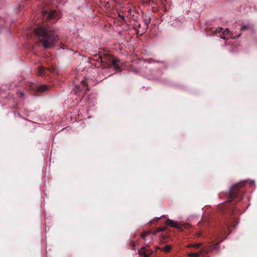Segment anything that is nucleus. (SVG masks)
I'll return each mask as SVG.
<instances>
[{
    "label": "nucleus",
    "instance_id": "nucleus-1",
    "mask_svg": "<svg viewBox=\"0 0 257 257\" xmlns=\"http://www.w3.org/2000/svg\"><path fill=\"white\" fill-rule=\"evenodd\" d=\"M244 184L245 182H242L234 185L227 195V200L218 207L220 212L226 215L225 218L228 217V218H225L223 224L221 225V234H225L227 230L229 231L228 234L230 233V228L234 227L237 224L236 218L230 217V215L235 214L239 211L235 206V203L239 202L243 199L242 196L244 193L243 187Z\"/></svg>",
    "mask_w": 257,
    "mask_h": 257
},
{
    "label": "nucleus",
    "instance_id": "nucleus-2",
    "mask_svg": "<svg viewBox=\"0 0 257 257\" xmlns=\"http://www.w3.org/2000/svg\"><path fill=\"white\" fill-rule=\"evenodd\" d=\"M36 35L44 48L50 49L58 42L59 37L56 32L48 25H39L34 30Z\"/></svg>",
    "mask_w": 257,
    "mask_h": 257
},
{
    "label": "nucleus",
    "instance_id": "nucleus-3",
    "mask_svg": "<svg viewBox=\"0 0 257 257\" xmlns=\"http://www.w3.org/2000/svg\"><path fill=\"white\" fill-rule=\"evenodd\" d=\"M100 60L102 67L104 68L113 67L117 71H120V61L110 54H104L103 56H99L97 61Z\"/></svg>",
    "mask_w": 257,
    "mask_h": 257
},
{
    "label": "nucleus",
    "instance_id": "nucleus-4",
    "mask_svg": "<svg viewBox=\"0 0 257 257\" xmlns=\"http://www.w3.org/2000/svg\"><path fill=\"white\" fill-rule=\"evenodd\" d=\"M58 14L54 11L47 12L45 10L41 12V16L42 17V21L44 22L47 21H52L54 23L56 20L59 18L57 17Z\"/></svg>",
    "mask_w": 257,
    "mask_h": 257
},
{
    "label": "nucleus",
    "instance_id": "nucleus-5",
    "mask_svg": "<svg viewBox=\"0 0 257 257\" xmlns=\"http://www.w3.org/2000/svg\"><path fill=\"white\" fill-rule=\"evenodd\" d=\"M209 31L210 33L209 34H220V38L223 39H227L231 37L230 31L228 29H225L223 32H222V28H218L216 29L214 28H212L210 29L209 31H208V33H209Z\"/></svg>",
    "mask_w": 257,
    "mask_h": 257
},
{
    "label": "nucleus",
    "instance_id": "nucleus-6",
    "mask_svg": "<svg viewBox=\"0 0 257 257\" xmlns=\"http://www.w3.org/2000/svg\"><path fill=\"white\" fill-rule=\"evenodd\" d=\"M56 68L55 67L51 66L50 67L46 68L45 67L40 66L38 67L37 74L39 76H43L47 74V72L55 73L56 72Z\"/></svg>",
    "mask_w": 257,
    "mask_h": 257
},
{
    "label": "nucleus",
    "instance_id": "nucleus-7",
    "mask_svg": "<svg viewBox=\"0 0 257 257\" xmlns=\"http://www.w3.org/2000/svg\"><path fill=\"white\" fill-rule=\"evenodd\" d=\"M166 224L167 225L174 227L178 229L180 228V225L178 223L175 222L174 221L170 219H168L166 221Z\"/></svg>",
    "mask_w": 257,
    "mask_h": 257
},
{
    "label": "nucleus",
    "instance_id": "nucleus-8",
    "mask_svg": "<svg viewBox=\"0 0 257 257\" xmlns=\"http://www.w3.org/2000/svg\"><path fill=\"white\" fill-rule=\"evenodd\" d=\"M212 249V247L210 246L207 248H202L198 252H196L197 254H199V256L202 254L203 256L208 253V252Z\"/></svg>",
    "mask_w": 257,
    "mask_h": 257
},
{
    "label": "nucleus",
    "instance_id": "nucleus-9",
    "mask_svg": "<svg viewBox=\"0 0 257 257\" xmlns=\"http://www.w3.org/2000/svg\"><path fill=\"white\" fill-rule=\"evenodd\" d=\"M48 86L44 85H41L39 86L37 88V90L39 92H44L48 90Z\"/></svg>",
    "mask_w": 257,
    "mask_h": 257
},
{
    "label": "nucleus",
    "instance_id": "nucleus-10",
    "mask_svg": "<svg viewBox=\"0 0 257 257\" xmlns=\"http://www.w3.org/2000/svg\"><path fill=\"white\" fill-rule=\"evenodd\" d=\"M147 248H149V245H146L144 247H142L139 250V254L140 255H144L147 253V252L145 251V249Z\"/></svg>",
    "mask_w": 257,
    "mask_h": 257
},
{
    "label": "nucleus",
    "instance_id": "nucleus-11",
    "mask_svg": "<svg viewBox=\"0 0 257 257\" xmlns=\"http://www.w3.org/2000/svg\"><path fill=\"white\" fill-rule=\"evenodd\" d=\"M172 249V246L170 245H166L162 249H161V250L164 251L165 252H169Z\"/></svg>",
    "mask_w": 257,
    "mask_h": 257
},
{
    "label": "nucleus",
    "instance_id": "nucleus-12",
    "mask_svg": "<svg viewBox=\"0 0 257 257\" xmlns=\"http://www.w3.org/2000/svg\"><path fill=\"white\" fill-rule=\"evenodd\" d=\"M201 246V243H195L191 244L190 245H188V246L198 248H199Z\"/></svg>",
    "mask_w": 257,
    "mask_h": 257
},
{
    "label": "nucleus",
    "instance_id": "nucleus-13",
    "mask_svg": "<svg viewBox=\"0 0 257 257\" xmlns=\"http://www.w3.org/2000/svg\"><path fill=\"white\" fill-rule=\"evenodd\" d=\"M166 226H163V227H159V228H157L156 231L155 233L156 234L158 232L164 231H165L166 230Z\"/></svg>",
    "mask_w": 257,
    "mask_h": 257
},
{
    "label": "nucleus",
    "instance_id": "nucleus-14",
    "mask_svg": "<svg viewBox=\"0 0 257 257\" xmlns=\"http://www.w3.org/2000/svg\"><path fill=\"white\" fill-rule=\"evenodd\" d=\"M136 245V243L135 241H131L130 242V246L131 247L132 249H134L135 248Z\"/></svg>",
    "mask_w": 257,
    "mask_h": 257
},
{
    "label": "nucleus",
    "instance_id": "nucleus-15",
    "mask_svg": "<svg viewBox=\"0 0 257 257\" xmlns=\"http://www.w3.org/2000/svg\"><path fill=\"white\" fill-rule=\"evenodd\" d=\"M150 233V231H145V232H143L142 234H141V237L143 239H145V237L147 236V235H148V234H149Z\"/></svg>",
    "mask_w": 257,
    "mask_h": 257
},
{
    "label": "nucleus",
    "instance_id": "nucleus-16",
    "mask_svg": "<svg viewBox=\"0 0 257 257\" xmlns=\"http://www.w3.org/2000/svg\"><path fill=\"white\" fill-rule=\"evenodd\" d=\"M189 257H199V254L195 252H191L188 254Z\"/></svg>",
    "mask_w": 257,
    "mask_h": 257
},
{
    "label": "nucleus",
    "instance_id": "nucleus-17",
    "mask_svg": "<svg viewBox=\"0 0 257 257\" xmlns=\"http://www.w3.org/2000/svg\"><path fill=\"white\" fill-rule=\"evenodd\" d=\"M153 252V251H151L150 252H148L144 255V257H149L150 255Z\"/></svg>",
    "mask_w": 257,
    "mask_h": 257
},
{
    "label": "nucleus",
    "instance_id": "nucleus-18",
    "mask_svg": "<svg viewBox=\"0 0 257 257\" xmlns=\"http://www.w3.org/2000/svg\"><path fill=\"white\" fill-rule=\"evenodd\" d=\"M75 90L77 91V92H78V91H81V89H80V87L79 86H78V85H76L75 86Z\"/></svg>",
    "mask_w": 257,
    "mask_h": 257
},
{
    "label": "nucleus",
    "instance_id": "nucleus-19",
    "mask_svg": "<svg viewBox=\"0 0 257 257\" xmlns=\"http://www.w3.org/2000/svg\"><path fill=\"white\" fill-rule=\"evenodd\" d=\"M221 241V240H220V241H218L216 243L214 241H213V243H214V248H215L216 247V246Z\"/></svg>",
    "mask_w": 257,
    "mask_h": 257
},
{
    "label": "nucleus",
    "instance_id": "nucleus-20",
    "mask_svg": "<svg viewBox=\"0 0 257 257\" xmlns=\"http://www.w3.org/2000/svg\"><path fill=\"white\" fill-rule=\"evenodd\" d=\"M145 251L147 253L148 252H150L151 251H153L152 250H151L150 249V246L149 245V248H147L146 249H145Z\"/></svg>",
    "mask_w": 257,
    "mask_h": 257
},
{
    "label": "nucleus",
    "instance_id": "nucleus-21",
    "mask_svg": "<svg viewBox=\"0 0 257 257\" xmlns=\"http://www.w3.org/2000/svg\"><path fill=\"white\" fill-rule=\"evenodd\" d=\"M247 29V27L246 26H243L241 27V30H246Z\"/></svg>",
    "mask_w": 257,
    "mask_h": 257
},
{
    "label": "nucleus",
    "instance_id": "nucleus-22",
    "mask_svg": "<svg viewBox=\"0 0 257 257\" xmlns=\"http://www.w3.org/2000/svg\"><path fill=\"white\" fill-rule=\"evenodd\" d=\"M61 48L63 49H65L66 48V46H65L64 44H61Z\"/></svg>",
    "mask_w": 257,
    "mask_h": 257
},
{
    "label": "nucleus",
    "instance_id": "nucleus-23",
    "mask_svg": "<svg viewBox=\"0 0 257 257\" xmlns=\"http://www.w3.org/2000/svg\"><path fill=\"white\" fill-rule=\"evenodd\" d=\"M19 94L21 97H22L24 96V93L21 91L19 92Z\"/></svg>",
    "mask_w": 257,
    "mask_h": 257
},
{
    "label": "nucleus",
    "instance_id": "nucleus-24",
    "mask_svg": "<svg viewBox=\"0 0 257 257\" xmlns=\"http://www.w3.org/2000/svg\"><path fill=\"white\" fill-rule=\"evenodd\" d=\"M81 83L83 85V87H86L87 86V83L85 81H82Z\"/></svg>",
    "mask_w": 257,
    "mask_h": 257
},
{
    "label": "nucleus",
    "instance_id": "nucleus-25",
    "mask_svg": "<svg viewBox=\"0 0 257 257\" xmlns=\"http://www.w3.org/2000/svg\"><path fill=\"white\" fill-rule=\"evenodd\" d=\"M149 62L150 63H151V62H155V61H154L153 59H150L149 60Z\"/></svg>",
    "mask_w": 257,
    "mask_h": 257
},
{
    "label": "nucleus",
    "instance_id": "nucleus-26",
    "mask_svg": "<svg viewBox=\"0 0 257 257\" xmlns=\"http://www.w3.org/2000/svg\"><path fill=\"white\" fill-rule=\"evenodd\" d=\"M120 17L121 18L122 20H124L125 18H124V17L123 16H121Z\"/></svg>",
    "mask_w": 257,
    "mask_h": 257
},
{
    "label": "nucleus",
    "instance_id": "nucleus-27",
    "mask_svg": "<svg viewBox=\"0 0 257 257\" xmlns=\"http://www.w3.org/2000/svg\"><path fill=\"white\" fill-rule=\"evenodd\" d=\"M156 62H157V63H162V62L161 61H156Z\"/></svg>",
    "mask_w": 257,
    "mask_h": 257
},
{
    "label": "nucleus",
    "instance_id": "nucleus-28",
    "mask_svg": "<svg viewBox=\"0 0 257 257\" xmlns=\"http://www.w3.org/2000/svg\"><path fill=\"white\" fill-rule=\"evenodd\" d=\"M157 248V249H160V250H161V249H162V248H161V247H158H158H157V248Z\"/></svg>",
    "mask_w": 257,
    "mask_h": 257
},
{
    "label": "nucleus",
    "instance_id": "nucleus-29",
    "mask_svg": "<svg viewBox=\"0 0 257 257\" xmlns=\"http://www.w3.org/2000/svg\"><path fill=\"white\" fill-rule=\"evenodd\" d=\"M222 196V194H220V197H221Z\"/></svg>",
    "mask_w": 257,
    "mask_h": 257
},
{
    "label": "nucleus",
    "instance_id": "nucleus-30",
    "mask_svg": "<svg viewBox=\"0 0 257 257\" xmlns=\"http://www.w3.org/2000/svg\"><path fill=\"white\" fill-rule=\"evenodd\" d=\"M159 219H160L159 218H157V220H158Z\"/></svg>",
    "mask_w": 257,
    "mask_h": 257
},
{
    "label": "nucleus",
    "instance_id": "nucleus-31",
    "mask_svg": "<svg viewBox=\"0 0 257 257\" xmlns=\"http://www.w3.org/2000/svg\"><path fill=\"white\" fill-rule=\"evenodd\" d=\"M86 90H88L87 87L86 88Z\"/></svg>",
    "mask_w": 257,
    "mask_h": 257
}]
</instances>
